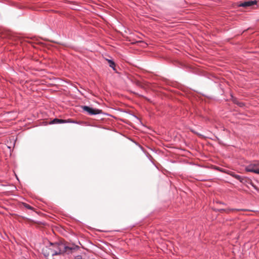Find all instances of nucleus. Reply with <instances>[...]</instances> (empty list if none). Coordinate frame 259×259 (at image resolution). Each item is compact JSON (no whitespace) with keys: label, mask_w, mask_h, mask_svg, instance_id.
<instances>
[{"label":"nucleus","mask_w":259,"mask_h":259,"mask_svg":"<svg viewBox=\"0 0 259 259\" xmlns=\"http://www.w3.org/2000/svg\"><path fill=\"white\" fill-rule=\"evenodd\" d=\"M106 115H109V116H111V117H114V116H112V115L111 114H106Z\"/></svg>","instance_id":"14"},{"label":"nucleus","mask_w":259,"mask_h":259,"mask_svg":"<svg viewBox=\"0 0 259 259\" xmlns=\"http://www.w3.org/2000/svg\"><path fill=\"white\" fill-rule=\"evenodd\" d=\"M233 102L235 104H238L240 107L243 106V105H244L243 103L239 102V101L236 99H233Z\"/></svg>","instance_id":"9"},{"label":"nucleus","mask_w":259,"mask_h":259,"mask_svg":"<svg viewBox=\"0 0 259 259\" xmlns=\"http://www.w3.org/2000/svg\"><path fill=\"white\" fill-rule=\"evenodd\" d=\"M82 257L81 255H77L74 257L73 259H82Z\"/></svg>","instance_id":"13"},{"label":"nucleus","mask_w":259,"mask_h":259,"mask_svg":"<svg viewBox=\"0 0 259 259\" xmlns=\"http://www.w3.org/2000/svg\"><path fill=\"white\" fill-rule=\"evenodd\" d=\"M245 170L248 172L259 174V161H254L245 167Z\"/></svg>","instance_id":"3"},{"label":"nucleus","mask_w":259,"mask_h":259,"mask_svg":"<svg viewBox=\"0 0 259 259\" xmlns=\"http://www.w3.org/2000/svg\"><path fill=\"white\" fill-rule=\"evenodd\" d=\"M257 1H248L241 2L238 6L244 8H254V6L256 5Z\"/></svg>","instance_id":"6"},{"label":"nucleus","mask_w":259,"mask_h":259,"mask_svg":"<svg viewBox=\"0 0 259 259\" xmlns=\"http://www.w3.org/2000/svg\"><path fill=\"white\" fill-rule=\"evenodd\" d=\"M50 253H51V252L50 250H49V251H47V250L45 251V250H43V254L46 257H48L50 255Z\"/></svg>","instance_id":"10"},{"label":"nucleus","mask_w":259,"mask_h":259,"mask_svg":"<svg viewBox=\"0 0 259 259\" xmlns=\"http://www.w3.org/2000/svg\"><path fill=\"white\" fill-rule=\"evenodd\" d=\"M108 61L109 62V66L114 69V67L115 66V64L114 62L113 61L110 60H108Z\"/></svg>","instance_id":"8"},{"label":"nucleus","mask_w":259,"mask_h":259,"mask_svg":"<svg viewBox=\"0 0 259 259\" xmlns=\"http://www.w3.org/2000/svg\"><path fill=\"white\" fill-rule=\"evenodd\" d=\"M215 169L218 170V171H220L221 172H226L225 170L223 169V168L219 167H215Z\"/></svg>","instance_id":"12"},{"label":"nucleus","mask_w":259,"mask_h":259,"mask_svg":"<svg viewBox=\"0 0 259 259\" xmlns=\"http://www.w3.org/2000/svg\"><path fill=\"white\" fill-rule=\"evenodd\" d=\"M50 247L48 249L50 251L52 256L63 255L64 242L57 241L50 242Z\"/></svg>","instance_id":"1"},{"label":"nucleus","mask_w":259,"mask_h":259,"mask_svg":"<svg viewBox=\"0 0 259 259\" xmlns=\"http://www.w3.org/2000/svg\"><path fill=\"white\" fill-rule=\"evenodd\" d=\"M73 123L76 124H79V121H76L70 119L65 120L62 119L55 118L50 121L49 124H58V123Z\"/></svg>","instance_id":"5"},{"label":"nucleus","mask_w":259,"mask_h":259,"mask_svg":"<svg viewBox=\"0 0 259 259\" xmlns=\"http://www.w3.org/2000/svg\"><path fill=\"white\" fill-rule=\"evenodd\" d=\"M23 205H24V206L25 208H27L28 209H29V210H32V208H33L30 205H29V204H28L27 203H23Z\"/></svg>","instance_id":"11"},{"label":"nucleus","mask_w":259,"mask_h":259,"mask_svg":"<svg viewBox=\"0 0 259 259\" xmlns=\"http://www.w3.org/2000/svg\"><path fill=\"white\" fill-rule=\"evenodd\" d=\"M63 255H69L80 250V247L74 243H64Z\"/></svg>","instance_id":"2"},{"label":"nucleus","mask_w":259,"mask_h":259,"mask_svg":"<svg viewBox=\"0 0 259 259\" xmlns=\"http://www.w3.org/2000/svg\"><path fill=\"white\" fill-rule=\"evenodd\" d=\"M6 113H10V112H7Z\"/></svg>","instance_id":"16"},{"label":"nucleus","mask_w":259,"mask_h":259,"mask_svg":"<svg viewBox=\"0 0 259 259\" xmlns=\"http://www.w3.org/2000/svg\"><path fill=\"white\" fill-rule=\"evenodd\" d=\"M79 112H86L88 113H102V111L100 109H94L92 107L87 106H82L79 107Z\"/></svg>","instance_id":"4"},{"label":"nucleus","mask_w":259,"mask_h":259,"mask_svg":"<svg viewBox=\"0 0 259 259\" xmlns=\"http://www.w3.org/2000/svg\"><path fill=\"white\" fill-rule=\"evenodd\" d=\"M53 259H55L54 258H53Z\"/></svg>","instance_id":"17"},{"label":"nucleus","mask_w":259,"mask_h":259,"mask_svg":"<svg viewBox=\"0 0 259 259\" xmlns=\"http://www.w3.org/2000/svg\"><path fill=\"white\" fill-rule=\"evenodd\" d=\"M131 115H133V116H134V117H135L137 118V116H135V114H131Z\"/></svg>","instance_id":"15"},{"label":"nucleus","mask_w":259,"mask_h":259,"mask_svg":"<svg viewBox=\"0 0 259 259\" xmlns=\"http://www.w3.org/2000/svg\"><path fill=\"white\" fill-rule=\"evenodd\" d=\"M233 178L239 181L240 182L242 183H245L247 182V180L244 177H242L240 175H237L234 172H232L231 174Z\"/></svg>","instance_id":"7"}]
</instances>
